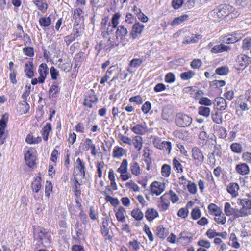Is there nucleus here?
Segmentation results:
<instances>
[{"label": "nucleus", "instance_id": "16", "mask_svg": "<svg viewBox=\"0 0 251 251\" xmlns=\"http://www.w3.org/2000/svg\"><path fill=\"white\" fill-rule=\"evenodd\" d=\"M237 62L241 67L245 68L251 63V59L247 55L241 54L238 56Z\"/></svg>", "mask_w": 251, "mask_h": 251}, {"label": "nucleus", "instance_id": "37", "mask_svg": "<svg viewBox=\"0 0 251 251\" xmlns=\"http://www.w3.org/2000/svg\"><path fill=\"white\" fill-rule=\"evenodd\" d=\"M165 229L162 225H159L156 227V235L161 239H164L166 236Z\"/></svg>", "mask_w": 251, "mask_h": 251}, {"label": "nucleus", "instance_id": "46", "mask_svg": "<svg viewBox=\"0 0 251 251\" xmlns=\"http://www.w3.org/2000/svg\"><path fill=\"white\" fill-rule=\"evenodd\" d=\"M198 113L200 115L207 117L210 113V109L205 106H200L199 108Z\"/></svg>", "mask_w": 251, "mask_h": 251}, {"label": "nucleus", "instance_id": "40", "mask_svg": "<svg viewBox=\"0 0 251 251\" xmlns=\"http://www.w3.org/2000/svg\"><path fill=\"white\" fill-rule=\"evenodd\" d=\"M195 75V73L194 71L189 70L181 73L180 74V77L183 80H187L192 78Z\"/></svg>", "mask_w": 251, "mask_h": 251}, {"label": "nucleus", "instance_id": "45", "mask_svg": "<svg viewBox=\"0 0 251 251\" xmlns=\"http://www.w3.org/2000/svg\"><path fill=\"white\" fill-rule=\"evenodd\" d=\"M240 13L237 11L234 10V8L232 6V10L228 12L227 15H226V19L225 20L228 21L229 20L237 18Z\"/></svg>", "mask_w": 251, "mask_h": 251}, {"label": "nucleus", "instance_id": "49", "mask_svg": "<svg viewBox=\"0 0 251 251\" xmlns=\"http://www.w3.org/2000/svg\"><path fill=\"white\" fill-rule=\"evenodd\" d=\"M142 139L140 136H136L134 140L133 144L136 149L138 151L140 150L142 147Z\"/></svg>", "mask_w": 251, "mask_h": 251}, {"label": "nucleus", "instance_id": "20", "mask_svg": "<svg viewBox=\"0 0 251 251\" xmlns=\"http://www.w3.org/2000/svg\"><path fill=\"white\" fill-rule=\"evenodd\" d=\"M120 43H121V41L118 37L116 35H113V37H109L106 43L105 46L107 47V49L114 48L118 46Z\"/></svg>", "mask_w": 251, "mask_h": 251}, {"label": "nucleus", "instance_id": "47", "mask_svg": "<svg viewBox=\"0 0 251 251\" xmlns=\"http://www.w3.org/2000/svg\"><path fill=\"white\" fill-rule=\"evenodd\" d=\"M171 173V167L168 164H164L161 168L162 175L165 177H168Z\"/></svg>", "mask_w": 251, "mask_h": 251}, {"label": "nucleus", "instance_id": "63", "mask_svg": "<svg viewBox=\"0 0 251 251\" xmlns=\"http://www.w3.org/2000/svg\"><path fill=\"white\" fill-rule=\"evenodd\" d=\"M151 105L149 101H146L142 106V111L144 114H147L151 109Z\"/></svg>", "mask_w": 251, "mask_h": 251}, {"label": "nucleus", "instance_id": "48", "mask_svg": "<svg viewBox=\"0 0 251 251\" xmlns=\"http://www.w3.org/2000/svg\"><path fill=\"white\" fill-rule=\"evenodd\" d=\"M228 72L229 70L228 67L225 66L218 67L215 70L216 73L220 75H226Z\"/></svg>", "mask_w": 251, "mask_h": 251}, {"label": "nucleus", "instance_id": "26", "mask_svg": "<svg viewBox=\"0 0 251 251\" xmlns=\"http://www.w3.org/2000/svg\"><path fill=\"white\" fill-rule=\"evenodd\" d=\"M236 170L237 173L242 175L248 174L250 171L248 166L245 163L237 165L236 166Z\"/></svg>", "mask_w": 251, "mask_h": 251}, {"label": "nucleus", "instance_id": "24", "mask_svg": "<svg viewBox=\"0 0 251 251\" xmlns=\"http://www.w3.org/2000/svg\"><path fill=\"white\" fill-rule=\"evenodd\" d=\"M158 216L157 211L153 208H149L145 212V217L149 221H152Z\"/></svg>", "mask_w": 251, "mask_h": 251}, {"label": "nucleus", "instance_id": "57", "mask_svg": "<svg viewBox=\"0 0 251 251\" xmlns=\"http://www.w3.org/2000/svg\"><path fill=\"white\" fill-rule=\"evenodd\" d=\"M199 103L205 106H210L212 105V102L209 98L201 97L199 101Z\"/></svg>", "mask_w": 251, "mask_h": 251}, {"label": "nucleus", "instance_id": "15", "mask_svg": "<svg viewBox=\"0 0 251 251\" xmlns=\"http://www.w3.org/2000/svg\"><path fill=\"white\" fill-rule=\"evenodd\" d=\"M214 105L217 109L221 111L225 110L227 107L226 101L223 97H217L215 98Z\"/></svg>", "mask_w": 251, "mask_h": 251}, {"label": "nucleus", "instance_id": "33", "mask_svg": "<svg viewBox=\"0 0 251 251\" xmlns=\"http://www.w3.org/2000/svg\"><path fill=\"white\" fill-rule=\"evenodd\" d=\"M131 216L137 221L141 220L144 217L143 212L138 208H135L131 211Z\"/></svg>", "mask_w": 251, "mask_h": 251}, {"label": "nucleus", "instance_id": "53", "mask_svg": "<svg viewBox=\"0 0 251 251\" xmlns=\"http://www.w3.org/2000/svg\"><path fill=\"white\" fill-rule=\"evenodd\" d=\"M19 105L20 106V108L22 109L21 111L22 113H27L30 109L29 105L25 101L19 103Z\"/></svg>", "mask_w": 251, "mask_h": 251}, {"label": "nucleus", "instance_id": "12", "mask_svg": "<svg viewBox=\"0 0 251 251\" xmlns=\"http://www.w3.org/2000/svg\"><path fill=\"white\" fill-rule=\"evenodd\" d=\"M150 187L151 194L156 196L160 195L164 190V185L157 181L152 182Z\"/></svg>", "mask_w": 251, "mask_h": 251}, {"label": "nucleus", "instance_id": "51", "mask_svg": "<svg viewBox=\"0 0 251 251\" xmlns=\"http://www.w3.org/2000/svg\"><path fill=\"white\" fill-rule=\"evenodd\" d=\"M123 148L119 147H115L113 151V156L115 158H120L123 155Z\"/></svg>", "mask_w": 251, "mask_h": 251}, {"label": "nucleus", "instance_id": "29", "mask_svg": "<svg viewBox=\"0 0 251 251\" xmlns=\"http://www.w3.org/2000/svg\"><path fill=\"white\" fill-rule=\"evenodd\" d=\"M32 1L37 7L38 9L42 12H45L48 7V4L43 0H32Z\"/></svg>", "mask_w": 251, "mask_h": 251}, {"label": "nucleus", "instance_id": "60", "mask_svg": "<svg viewBox=\"0 0 251 251\" xmlns=\"http://www.w3.org/2000/svg\"><path fill=\"white\" fill-rule=\"evenodd\" d=\"M191 214L194 220H197L201 217V212L198 208H195L192 210Z\"/></svg>", "mask_w": 251, "mask_h": 251}, {"label": "nucleus", "instance_id": "55", "mask_svg": "<svg viewBox=\"0 0 251 251\" xmlns=\"http://www.w3.org/2000/svg\"><path fill=\"white\" fill-rule=\"evenodd\" d=\"M143 62V60L140 58L133 59L130 61L129 65L131 67L137 68L141 66Z\"/></svg>", "mask_w": 251, "mask_h": 251}, {"label": "nucleus", "instance_id": "18", "mask_svg": "<svg viewBox=\"0 0 251 251\" xmlns=\"http://www.w3.org/2000/svg\"><path fill=\"white\" fill-rule=\"evenodd\" d=\"M25 159L29 167H32L35 164V157L29 150L25 154Z\"/></svg>", "mask_w": 251, "mask_h": 251}, {"label": "nucleus", "instance_id": "22", "mask_svg": "<svg viewBox=\"0 0 251 251\" xmlns=\"http://www.w3.org/2000/svg\"><path fill=\"white\" fill-rule=\"evenodd\" d=\"M239 189V185L236 183H230L227 186V192L233 197L238 195L237 191Z\"/></svg>", "mask_w": 251, "mask_h": 251}, {"label": "nucleus", "instance_id": "62", "mask_svg": "<svg viewBox=\"0 0 251 251\" xmlns=\"http://www.w3.org/2000/svg\"><path fill=\"white\" fill-rule=\"evenodd\" d=\"M129 101L130 102H135L138 105H140L142 103L143 100L141 97L140 95H137L134 97H131Z\"/></svg>", "mask_w": 251, "mask_h": 251}, {"label": "nucleus", "instance_id": "4", "mask_svg": "<svg viewBox=\"0 0 251 251\" xmlns=\"http://www.w3.org/2000/svg\"><path fill=\"white\" fill-rule=\"evenodd\" d=\"M192 121L191 117L182 113L177 114L176 116V123L179 127L188 126L191 124Z\"/></svg>", "mask_w": 251, "mask_h": 251}, {"label": "nucleus", "instance_id": "14", "mask_svg": "<svg viewBox=\"0 0 251 251\" xmlns=\"http://www.w3.org/2000/svg\"><path fill=\"white\" fill-rule=\"evenodd\" d=\"M83 11L81 8H76L74 11L73 18L75 20L74 24L78 26L79 24L83 21V16L82 15Z\"/></svg>", "mask_w": 251, "mask_h": 251}, {"label": "nucleus", "instance_id": "17", "mask_svg": "<svg viewBox=\"0 0 251 251\" xmlns=\"http://www.w3.org/2000/svg\"><path fill=\"white\" fill-rule=\"evenodd\" d=\"M74 168L75 169H77L79 170V171L80 173V176L82 178L85 177V164L82 161H81V160L79 158H78L76 159V162H75Z\"/></svg>", "mask_w": 251, "mask_h": 251}, {"label": "nucleus", "instance_id": "59", "mask_svg": "<svg viewBox=\"0 0 251 251\" xmlns=\"http://www.w3.org/2000/svg\"><path fill=\"white\" fill-rule=\"evenodd\" d=\"M24 54L28 56L32 57L34 55L33 48L30 47H25L23 49Z\"/></svg>", "mask_w": 251, "mask_h": 251}, {"label": "nucleus", "instance_id": "41", "mask_svg": "<svg viewBox=\"0 0 251 251\" xmlns=\"http://www.w3.org/2000/svg\"><path fill=\"white\" fill-rule=\"evenodd\" d=\"M230 149L231 151L236 153H240L243 149L242 146L238 143H233L230 145Z\"/></svg>", "mask_w": 251, "mask_h": 251}, {"label": "nucleus", "instance_id": "6", "mask_svg": "<svg viewBox=\"0 0 251 251\" xmlns=\"http://www.w3.org/2000/svg\"><path fill=\"white\" fill-rule=\"evenodd\" d=\"M144 28L143 24L139 22L135 23L132 25L131 31L129 33V37L133 40L138 38L141 35Z\"/></svg>", "mask_w": 251, "mask_h": 251}, {"label": "nucleus", "instance_id": "35", "mask_svg": "<svg viewBox=\"0 0 251 251\" xmlns=\"http://www.w3.org/2000/svg\"><path fill=\"white\" fill-rule=\"evenodd\" d=\"M116 67L115 66H112L110 67L107 71L105 75L101 78L100 80V84H104L110 77L112 73L115 71Z\"/></svg>", "mask_w": 251, "mask_h": 251}, {"label": "nucleus", "instance_id": "58", "mask_svg": "<svg viewBox=\"0 0 251 251\" xmlns=\"http://www.w3.org/2000/svg\"><path fill=\"white\" fill-rule=\"evenodd\" d=\"M173 165L174 166V168L176 169L177 172H183V168L182 165L180 162L175 158L173 160Z\"/></svg>", "mask_w": 251, "mask_h": 251}, {"label": "nucleus", "instance_id": "50", "mask_svg": "<svg viewBox=\"0 0 251 251\" xmlns=\"http://www.w3.org/2000/svg\"><path fill=\"white\" fill-rule=\"evenodd\" d=\"M60 88L56 82H53L50 87L49 92L50 94L52 93V96H56V94L59 92Z\"/></svg>", "mask_w": 251, "mask_h": 251}, {"label": "nucleus", "instance_id": "23", "mask_svg": "<svg viewBox=\"0 0 251 251\" xmlns=\"http://www.w3.org/2000/svg\"><path fill=\"white\" fill-rule=\"evenodd\" d=\"M125 212V208L122 206L119 207L117 211H116L115 216L118 221L122 223L126 221V217L124 215Z\"/></svg>", "mask_w": 251, "mask_h": 251}, {"label": "nucleus", "instance_id": "38", "mask_svg": "<svg viewBox=\"0 0 251 251\" xmlns=\"http://www.w3.org/2000/svg\"><path fill=\"white\" fill-rule=\"evenodd\" d=\"M39 23L42 27H48L51 24V18L49 16L48 17H42L39 19Z\"/></svg>", "mask_w": 251, "mask_h": 251}, {"label": "nucleus", "instance_id": "27", "mask_svg": "<svg viewBox=\"0 0 251 251\" xmlns=\"http://www.w3.org/2000/svg\"><path fill=\"white\" fill-rule=\"evenodd\" d=\"M230 48L228 46H225L224 44H220L214 46L211 49V51L213 53H218L224 51H227Z\"/></svg>", "mask_w": 251, "mask_h": 251}, {"label": "nucleus", "instance_id": "25", "mask_svg": "<svg viewBox=\"0 0 251 251\" xmlns=\"http://www.w3.org/2000/svg\"><path fill=\"white\" fill-rule=\"evenodd\" d=\"M33 64L32 62H28L25 64V72L26 76L29 78L34 76V72L33 71Z\"/></svg>", "mask_w": 251, "mask_h": 251}, {"label": "nucleus", "instance_id": "11", "mask_svg": "<svg viewBox=\"0 0 251 251\" xmlns=\"http://www.w3.org/2000/svg\"><path fill=\"white\" fill-rule=\"evenodd\" d=\"M193 236L191 233L186 231H183L179 234V237L177 238V242L183 245H185L191 242Z\"/></svg>", "mask_w": 251, "mask_h": 251}, {"label": "nucleus", "instance_id": "43", "mask_svg": "<svg viewBox=\"0 0 251 251\" xmlns=\"http://www.w3.org/2000/svg\"><path fill=\"white\" fill-rule=\"evenodd\" d=\"M222 213H215V217L214 218V220L218 224H224L226 222V217L224 215V214L221 215Z\"/></svg>", "mask_w": 251, "mask_h": 251}, {"label": "nucleus", "instance_id": "2", "mask_svg": "<svg viewBox=\"0 0 251 251\" xmlns=\"http://www.w3.org/2000/svg\"><path fill=\"white\" fill-rule=\"evenodd\" d=\"M115 35L121 41L123 46L126 45L129 42V34L126 27L124 25H120L118 26L115 31Z\"/></svg>", "mask_w": 251, "mask_h": 251}, {"label": "nucleus", "instance_id": "42", "mask_svg": "<svg viewBox=\"0 0 251 251\" xmlns=\"http://www.w3.org/2000/svg\"><path fill=\"white\" fill-rule=\"evenodd\" d=\"M128 162L127 160L124 159L120 166L117 169V172L121 174H126L127 173Z\"/></svg>", "mask_w": 251, "mask_h": 251}, {"label": "nucleus", "instance_id": "36", "mask_svg": "<svg viewBox=\"0 0 251 251\" xmlns=\"http://www.w3.org/2000/svg\"><path fill=\"white\" fill-rule=\"evenodd\" d=\"M242 48L244 50L249 51L251 53V38H245L243 41Z\"/></svg>", "mask_w": 251, "mask_h": 251}, {"label": "nucleus", "instance_id": "54", "mask_svg": "<svg viewBox=\"0 0 251 251\" xmlns=\"http://www.w3.org/2000/svg\"><path fill=\"white\" fill-rule=\"evenodd\" d=\"M105 199L107 202H110L113 206H116L119 203V201L117 198H113L109 195H106Z\"/></svg>", "mask_w": 251, "mask_h": 251}, {"label": "nucleus", "instance_id": "61", "mask_svg": "<svg viewBox=\"0 0 251 251\" xmlns=\"http://www.w3.org/2000/svg\"><path fill=\"white\" fill-rule=\"evenodd\" d=\"M198 245L201 247L205 248H209L211 246L210 242L208 240L201 239L200 240L198 243Z\"/></svg>", "mask_w": 251, "mask_h": 251}, {"label": "nucleus", "instance_id": "10", "mask_svg": "<svg viewBox=\"0 0 251 251\" xmlns=\"http://www.w3.org/2000/svg\"><path fill=\"white\" fill-rule=\"evenodd\" d=\"M109 219L107 216L105 219H103L102 222V226L101 227L100 231L101 234L104 236L106 237V239L111 240L112 236L109 235Z\"/></svg>", "mask_w": 251, "mask_h": 251}, {"label": "nucleus", "instance_id": "32", "mask_svg": "<svg viewBox=\"0 0 251 251\" xmlns=\"http://www.w3.org/2000/svg\"><path fill=\"white\" fill-rule=\"evenodd\" d=\"M58 67L63 71L66 72H69L72 68V65L68 62L63 63L62 59H59L58 60Z\"/></svg>", "mask_w": 251, "mask_h": 251}, {"label": "nucleus", "instance_id": "13", "mask_svg": "<svg viewBox=\"0 0 251 251\" xmlns=\"http://www.w3.org/2000/svg\"><path fill=\"white\" fill-rule=\"evenodd\" d=\"M7 119L8 117H6V114H4L0 120V145H2L4 143V139L2 137L7 126Z\"/></svg>", "mask_w": 251, "mask_h": 251}, {"label": "nucleus", "instance_id": "56", "mask_svg": "<svg viewBox=\"0 0 251 251\" xmlns=\"http://www.w3.org/2000/svg\"><path fill=\"white\" fill-rule=\"evenodd\" d=\"M212 118L213 121L217 124H220L222 122V118L221 113L216 112L212 114Z\"/></svg>", "mask_w": 251, "mask_h": 251}, {"label": "nucleus", "instance_id": "39", "mask_svg": "<svg viewBox=\"0 0 251 251\" xmlns=\"http://www.w3.org/2000/svg\"><path fill=\"white\" fill-rule=\"evenodd\" d=\"M131 130L137 134H143L145 131V127L141 125H136L131 128Z\"/></svg>", "mask_w": 251, "mask_h": 251}, {"label": "nucleus", "instance_id": "1", "mask_svg": "<svg viewBox=\"0 0 251 251\" xmlns=\"http://www.w3.org/2000/svg\"><path fill=\"white\" fill-rule=\"evenodd\" d=\"M34 242L37 244H48L50 242L51 236L50 233L46 231L43 228L38 227L34 228Z\"/></svg>", "mask_w": 251, "mask_h": 251}, {"label": "nucleus", "instance_id": "8", "mask_svg": "<svg viewBox=\"0 0 251 251\" xmlns=\"http://www.w3.org/2000/svg\"><path fill=\"white\" fill-rule=\"evenodd\" d=\"M224 212L227 216L233 215L235 218L242 217V214L240 213V209L239 210L236 208L232 207L229 202H226L225 204Z\"/></svg>", "mask_w": 251, "mask_h": 251}, {"label": "nucleus", "instance_id": "64", "mask_svg": "<svg viewBox=\"0 0 251 251\" xmlns=\"http://www.w3.org/2000/svg\"><path fill=\"white\" fill-rule=\"evenodd\" d=\"M165 80L167 83H173L175 80V77L172 73H167L165 76Z\"/></svg>", "mask_w": 251, "mask_h": 251}, {"label": "nucleus", "instance_id": "52", "mask_svg": "<svg viewBox=\"0 0 251 251\" xmlns=\"http://www.w3.org/2000/svg\"><path fill=\"white\" fill-rule=\"evenodd\" d=\"M188 184L187 186L188 191L191 194H196L197 191V188L196 184L194 182H192L191 181H188Z\"/></svg>", "mask_w": 251, "mask_h": 251}, {"label": "nucleus", "instance_id": "21", "mask_svg": "<svg viewBox=\"0 0 251 251\" xmlns=\"http://www.w3.org/2000/svg\"><path fill=\"white\" fill-rule=\"evenodd\" d=\"M75 230L76 233V237H74L75 239H81L83 238V231L82 230V225L79 221H77L75 225Z\"/></svg>", "mask_w": 251, "mask_h": 251}, {"label": "nucleus", "instance_id": "31", "mask_svg": "<svg viewBox=\"0 0 251 251\" xmlns=\"http://www.w3.org/2000/svg\"><path fill=\"white\" fill-rule=\"evenodd\" d=\"M188 16L187 15H183L178 17L175 18L173 21L171 22V25L173 26L178 25L184 21L187 20Z\"/></svg>", "mask_w": 251, "mask_h": 251}, {"label": "nucleus", "instance_id": "28", "mask_svg": "<svg viewBox=\"0 0 251 251\" xmlns=\"http://www.w3.org/2000/svg\"><path fill=\"white\" fill-rule=\"evenodd\" d=\"M51 125L50 123H47L46 126H44L42 130V135L43 139L47 141L48 140V136L51 130Z\"/></svg>", "mask_w": 251, "mask_h": 251}, {"label": "nucleus", "instance_id": "7", "mask_svg": "<svg viewBox=\"0 0 251 251\" xmlns=\"http://www.w3.org/2000/svg\"><path fill=\"white\" fill-rule=\"evenodd\" d=\"M192 155L197 166L201 165L204 161V156L202 151L198 148H193L192 150Z\"/></svg>", "mask_w": 251, "mask_h": 251}, {"label": "nucleus", "instance_id": "44", "mask_svg": "<svg viewBox=\"0 0 251 251\" xmlns=\"http://www.w3.org/2000/svg\"><path fill=\"white\" fill-rule=\"evenodd\" d=\"M38 72L39 75H43L47 76L49 73V68L46 63H42L40 65L38 69Z\"/></svg>", "mask_w": 251, "mask_h": 251}, {"label": "nucleus", "instance_id": "3", "mask_svg": "<svg viewBox=\"0 0 251 251\" xmlns=\"http://www.w3.org/2000/svg\"><path fill=\"white\" fill-rule=\"evenodd\" d=\"M231 10L232 6L229 4H222L211 11V14L214 16H216L218 18L224 16L225 19H226V15H227L228 12Z\"/></svg>", "mask_w": 251, "mask_h": 251}, {"label": "nucleus", "instance_id": "5", "mask_svg": "<svg viewBox=\"0 0 251 251\" xmlns=\"http://www.w3.org/2000/svg\"><path fill=\"white\" fill-rule=\"evenodd\" d=\"M237 203L242 206L240 213L242 217L246 216L251 214V200L248 199H238Z\"/></svg>", "mask_w": 251, "mask_h": 251}, {"label": "nucleus", "instance_id": "19", "mask_svg": "<svg viewBox=\"0 0 251 251\" xmlns=\"http://www.w3.org/2000/svg\"><path fill=\"white\" fill-rule=\"evenodd\" d=\"M200 34H192L191 36L185 37L183 41L184 44H193L198 42L201 38Z\"/></svg>", "mask_w": 251, "mask_h": 251}, {"label": "nucleus", "instance_id": "9", "mask_svg": "<svg viewBox=\"0 0 251 251\" xmlns=\"http://www.w3.org/2000/svg\"><path fill=\"white\" fill-rule=\"evenodd\" d=\"M98 97L92 91L87 94L84 100L83 105L89 108L93 107L92 103H96L98 102Z\"/></svg>", "mask_w": 251, "mask_h": 251}, {"label": "nucleus", "instance_id": "30", "mask_svg": "<svg viewBox=\"0 0 251 251\" xmlns=\"http://www.w3.org/2000/svg\"><path fill=\"white\" fill-rule=\"evenodd\" d=\"M130 168L132 174L135 176L140 174V168L137 162L132 161L130 164Z\"/></svg>", "mask_w": 251, "mask_h": 251}, {"label": "nucleus", "instance_id": "34", "mask_svg": "<svg viewBox=\"0 0 251 251\" xmlns=\"http://www.w3.org/2000/svg\"><path fill=\"white\" fill-rule=\"evenodd\" d=\"M41 178H36L31 184L32 189L33 192L38 193L41 188Z\"/></svg>", "mask_w": 251, "mask_h": 251}]
</instances>
